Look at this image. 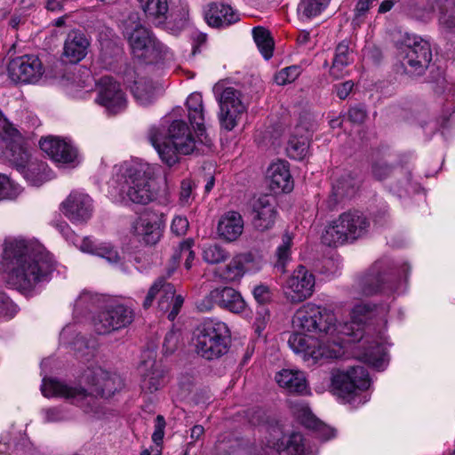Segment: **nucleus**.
<instances>
[{
	"label": "nucleus",
	"mask_w": 455,
	"mask_h": 455,
	"mask_svg": "<svg viewBox=\"0 0 455 455\" xmlns=\"http://www.w3.org/2000/svg\"><path fill=\"white\" fill-rule=\"evenodd\" d=\"M17 313V306L10 299V298L2 291H0V315L12 318Z\"/></svg>",
	"instance_id": "53"
},
{
	"label": "nucleus",
	"mask_w": 455,
	"mask_h": 455,
	"mask_svg": "<svg viewBox=\"0 0 455 455\" xmlns=\"http://www.w3.org/2000/svg\"><path fill=\"white\" fill-rule=\"evenodd\" d=\"M248 259L246 255L238 254L224 267L220 275L227 282L240 280L245 273V264Z\"/></svg>",
	"instance_id": "37"
},
{
	"label": "nucleus",
	"mask_w": 455,
	"mask_h": 455,
	"mask_svg": "<svg viewBox=\"0 0 455 455\" xmlns=\"http://www.w3.org/2000/svg\"><path fill=\"white\" fill-rule=\"evenodd\" d=\"M142 376L141 388L153 393L164 385V371L156 361H145L140 367Z\"/></svg>",
	"instance_id": "27"
},
{
	"label": "nucleus",
	"mask_w": 455,
	"mask_h": 455,
	"mask_svg": "<svg viewBox=\"0 0 455 455\" xmlns=\"http://www.w3.org/2000/svg\"><path fill=\"white\" fill-rule=\"evenodd\" d=\"M195 183L188 179L183 180L180 184V204L181 205H188L194 199L193 190Z\"/></svg>",
	"instance_id": "50"
},
{
	"label": "nucleus",
	"mask_w": 455,
	"mask_h": 455,
	"mask_svg": "<svg viewBox=\"0 0 455 455\" xmlns=\"http://www.w3.org/2000/svg\"><path fill=\"white\" fill-rule=\"evenodd\" d=\"M301 74V68L292 65L282 68L275 75V81L278 85H285L294 82Z\"/></svg>",
	"instance_id": "47"
},
{
	"label": "nucleus",
	"mask_w": 455,
	"mask_h": 455,
	"mask_svg": "<svg viewBox=\"0 0 455 455\" xmlns=\"http://www.w3.org/2000/svg\"><path fill=\"white\" fill-rule=\"evenodd\" d=\"M134 320V311L122 303H112L98 313L93 319L98 334H108L130 325Z\"/></svg>",
	"instance_id": "13"
},
{
	"label": "nucleus",
	"mask_w": 455,
	"mask_h": 455,
	"mask_svg": "<svg viewBox=\"0 0 455 455\" xmlns=\"http://www.w3.org/2000/svg\"><path fill=\"white\" fill-rule=\"evenodd\" d=\"M41 149L58 164H68L77 158L76 148L65 140L54 136L42 138L39 141Z\"/></svg>",
	"instance_id": "22"
},
{
	"label": "nucleus",
	"mask_w": 455,
	"mask_h": 455,
	"mask_svg": "<svg viewBox=\"0 0 455 455\" xmlns=\"http://www.w3.org/2000/svg\"><path fill=\"white\" fill-rule=\"evenodd\" d=\"M186 105L189 122L196 132L198 139L203 142L204 139L202 137L204 136V139H206V136L202 94L198 92L191 93L187 99Z\"/></svg>",
	"instance_id": "29"
},
{
	"label": "nucleus",
	"mask_w": 455,
	"mask_h": 455,
	"mask_svg": "<svg viewBox=\"0 0 455 455\" xmlns=\"http://www.w3.org/2000/svg\"><path fill=\"white\" fill-rule=\"evenodd\" d=\"M154 176V168L148 163H133L125 171L124 184L120 189L134 204H147L155 196L150 181Z\"/></svg>",
	"instance_id": "8"
},
{
	"label": "nucleus",
	"mask_w": 455,
	"mask_h": 455,
	"mask_svg": "<svg viewBox=\"0 0 455 455\" xmlns=\"http://www.w3.org/2000/svg\"><path fill=\"white\" fill-rule=\"evenodd\" d=\"M314 287V275L305 267L299 266L286 280L283 291L288 300L299 303L313 294Z\"/></svg>",
	"instance_id": "18"
},
{
	"label": "nucleus",
	"mask_w": 455,
	"mask_h": 455,
	"mask_svg": "<svg viewBox=\"0 0 455 455\" xmlns=\"http://www.w3.org/2000/svg\"><path fill=\"white\" fill-rule=\"evenodd\" d=\"M300 127L297 126L296 134L292 135L286 148L287 156L294 160H302L308 153L309 140L307 136L298 134L299 133Z\"/></svg>",
	"instance_id": "35"
},
{
	"label": "nucleus",
	"mask_w": 455,
	"mask_h": 455,
	"mask_svg": "<svg viewBox=\"0 0 455 455\" xmlns=\"http://www.w3.org/2000/svg\"><path fill=\"white\" fill-rule=\"evenodd\" d=\"M204 427L201 425H195L191 428V433H190L191 442L188 443V445L194 444L197 440H199L201 438V436L204 435Z\"/></svg>",
	"instance_id": "64"
},
{
	"label": "nucleus",
	"mask_w": 455,
	"mask_h": 455,
	"mask_svg": "<svg viewBox=\"0 0 455 455\" xmlns=\"http://www.w3.org/2000/svg\"><path fill=\"white\" fill-rule=\"evenodd\" d=\"M146 17L156 26L164 24L168 18V0H139Z\"/></svg>",
	"instance_id": "33"
},
{
	"label": "nucleus",
	"mask_w": 455,
	"mask_h": 455,
	"mask_svg": "<svg viewBox=\"0 0 455 455\" xmlns=\"http://www.w3.org/2000/svg\"><path fill=\"white\" fill-rule=\"evenodd\" d=\"M218 455H306V440L302 434L292 432L285 436L278 426L269 427L256 442L250 438L218 440L215 445Z\"/></svg>",
	"instance_id": "2"
},
{
	"label": "nucleus",
	"mask_w": 455,
	"mask_h": 455,
	"mask_svg": "<svg viewBox=\"0 0 455 455\" xmlns=\"http://www.w3.org/2000/svg\"><path fill=\"white\" fill-rule=\"evenodd\" d=\"M55 268L44 247L22 237H6L2 244L0 276L6 286L29 292L49 279Z\"/></svg>",
	"instance_id": "1"
},
{
	"label": "nucleus",
	"mask_w": 455,
	"mask_h": 455,
	"mask_svg": "<svg viewBox=\"0 0 455 455\" xmlns=\"http://www.w3.org/2000/svg\"><path fill=\"white\" fill-rule=\"evenodd\" d=\"M331 0H301L298 6L299 14L310 19L320 14L329 4Z\"/></svg>",
	"instance_id": "43"
},
{
	"label": "nucleus",
	"mask_w": 455,
	"mask_h": 455,
	"mask_svg": "<svg viewBox=\"0 0 455 455\" xmlns=\"http://www.w3.org/2000/svg\"><path fill=\"white\" fill-rule=\"evenodd\" d=\"M96 102L109 113L116 114L126 108L127 100L119 83L110 76H103L99 82Z\"/></svg>",
	"instance_id": "19"
},
{
	"label": "nucleus",
	"mask_w": 455,
	"mask_h": 455,
	"mask_svg": "<svg viewBox=\"0 0 455 455\" xmlns=\"http://www.w3.org/2000/svg\"><path fill=\"white\" fill-rule=\"evenodd\" d=\"M22 139L9 141L6 146L5 156L20 172L24 170L29 162V153L21 143Z\"/></svg>",
	"instance_id": "34"
},
{
	"label": "nucleus",
	"mask_w": 455,
	"mask_h": 455,
	"mask_svg": "<svg viewBox=\"0 0 455 455\" xmlns=\"http://www.w3.org/2000/svg\"><path fill=\"white\" fill-rule=\"evenodd\" d=\"M44 73V68L41 60L32 54L14 58L7 66L8 76L15 84H36Z\"/></svg>",
	"instance_id": "16"
},
{
	"label": "nucleus",
	"mask_w": 455,
	"mask_h": 455,
	"mask_svg": "<svg viewBox=\"0 0 455 455\" xmlns=\"http://www.w3.org/2000/svg\"><path fill=\"white\" fill-rule=\"evenodd\" d=\"M125 35L133 57L147 64L170 60L173 57L170 48L143 26L137 25L131 32L127 29Z\"/></svg>",
	"instance_id": "7"
},
{
	"label": "nucleus",
	"mask_w": 455,
	"mask_h": 455,
	"mask_svg": "<svg viewBox=\"0 0 455 455\" xmlns=\"http://www.w3.org/2000/svg\"><path fill=\"white\" fill-rule=\"evenodd\" d=\"M253 295L258 302L265 303L269 299L270 291L267 286L261 284L253 289Z\"/></svg>",
	"instance_id": "61"
},
{
	"label": "nucleus",
	"mask_w": 455,
	"mask_h": 455,
	"mask_svg": "<svg viewBox=\"0 0 455 455\" xmlns=\"http://www.w3.org/2000/svg\"><path fill=\"white\" fill-rule=\"evenodd\" d=\"M180 341V333L177 331H170L166 333L164 343L163 349L164 354L171 355L172 354L178 347V344Z\"/></svg>",
	"instance_id": "54"
},
{
	"label": "nucleus",
	"mask_w": 455,
	"mask_h": 455,
	"mask_svg": "<svg viewBox=\"0 0 455 455\" xmlns=\"http://www.w3.org/2000/svg\"><path fill=\"white\" fill-rule=\"evenodd\" d=\"M337 95L339 99L345 100L352 91L354 83L352 81H346L340 84L335 86Z\"/></svg>",
	"instance_id": "63"
},
{
	"label": "nucleus",
	"mask_w": 455,
	"mask_h": 455,
	"mask_svg": "<svg viewBox=\"0 0 455 455\" xmlns=\"http://www.w3.org/2000/svg\"><path fill=\"white\" fill-rule=\"evenodd\" d=\"M310 341H313L312 338L307 337L302 333L295 332L290 336L288 344L290 347L297 354L305 353L317 357V355H315V351L310 350Z\"/></svg>",
	"instance_id": "45"
},
{
	"label": "nucleus",
	"mask_w": 455,
	"mask_h": 455,
	"mask_svg": "<svg viewBox=\"0 0 455 455\" xmlns=\"http://www.w3.org/2000/svg\"><path fill=\"white\" fill-rule=\"evenodd\" d=\"M93 254L105 258L109 262H116L119 259L117 251L107 245H97Z\"/></svg>",
	"instance_id": "58"
},
{
	"label": "nucleus",
	"mask_w": 455,
	"mask_h": 455,
	"mask_svg": "<svg viewBox=\"0 0 455 455\" xmlns=\"http://www.w3.org/2000/svg\"><path fill=\"white\" fill-rule=\"evenodd\" d=\"M292 243V236L289 233L283 234L282 243L276 249V262L275 267L281 273L285 272V266L291 259V246Z\"/></svg>",
	"instance_id": "42"
},
{
	"label": "nucleus",
	"mask_w": 455,
	"mask_h": 455,
	"mask_svg": "<svg viewBox=\"0 0 455 455\" xmlns=\"http://www.w3.org/2000/svg\"><path fill=\"white\" fill-rule=\"evenodd\" d=\"M15 194V188L8 176L0 173V198H9Z\"/></svg>",
	"instance_id": "59"
},
{
	"label": "nucleus",
	"mask_w": 455,
	"mask_h": 455,
	"mask_svg": "<svg viewBox=\"0 0 455 455\" xmlns=\"http://www.w3.org/2000/svg\"><path fill=\"white\" fill-rule=\"evenodd\" d=\"M359 180L352 173L341 176L333 185V194L336 197L348 196L355 193Z\"/></svg>",
	"instance_id": "41"
},
{
	"label": "nucleus",
	"mask_w": 455,
	"mask_h": 455,
	"mask_svg": "<svg viewBox=\"0 0 455 455\" xmlns=\"http://www.w3.org/2000/svg\"><path fill=\"white\" fill-rule=\"evenodd\" d=\"M254 41L266 60L273 55L274 41L268 30L262 27L254 28L252 30Z\"/></svg>",
	"instance_id": "39"
},
{
	"label": "nucleus",
	"mask_w": 455,
	"mask_h": 455,
	"mask_svg": "<svg viewBox=\"0 0 455 455\" xmlns=\"http://www.w3.org/2000/svg\"><path fill=\"white\" fill-rule=\"evenodd\" d=\"M219 104L220 126L228 132L232 131L247 109L243 93L234 87H227L220 96Z\"/></svg>",
	"instance_id": "15"
},
{
	"label": "nucleus",
	"mask_w": 455,
	"mask_h": 455,
	"mask_svg": "<svg viewBox=\"0 0 455 455\" xmlns=\"http://www.w3.org/2000/svg\"><path fill=\"white\" fill-rule=\"evenodd\" d=\"M21 172L24 174L25 179L32 186L36 187L41 186L50 179L47 165L43 162H31Z\"/></svg>",
	"instance_id": "38"
},
{
	"label": "nucleus",
	"mask_w": 455,
	"mask_h": 455,
	"mask_svg": "<svg viewBox=\"0 0 455 455\" xmlns=\"http://www.w3.org/2000/svg\"><path fill=\"white\" fill-rule=\"evenodd\" d=\"M229 252L219 244H210L203 250V259L209 264H219L229 258Z\"/></svg>",
	"instance_id": "44"
},
{
	"label": "nucleus",
	"mask_w": 455,
	"mask_h": 455,
	"mask_svg": "<svg viewBox=\"0 0 455 455\" xmlns=\"http://www.w3.org/2000/svg\"><path fill=\"white\" fill-rule=\"evenodd\" d=\"M388 312L389 305L387 303L379 305L359 303L353 307L351 319L357 324H364L369 321L386 322Z\"/></svg>",
	"instance_id": "26"
},
{
	"label": "nucleus",
	"mask_w": 455,
	"mask_h": 455,
	"mask_svg": "<svg viewBox=\"0 0 455 455\" xmlns=\"http://www.w3.org/2000/svg\"><path fill=\"white\" fill-rule=\"evenodd\" d=\"M63 214L72 222H86L93 212L92 198L84 193L73 191L60 204Z\"/></svg>",
	"instance_id": "20"
},
{
	"label": "nucleus",
	"mask_w": 455,
	"mask_h": 455,
	"mask_svg": "<svg viewBox=\"0 0 455 455\" xmlns=\"http://www.w3.org/2000/svg\"><path fill=\"white\" fill-rule=\"evenodd\" d=\"M335 323L336 317L332 311L312 303L300 307L292 318V325L296 330L319 334L332 332Z\"/></svg>",
	"instance_id": "10"
},
{
	"label": "nucleus",
	"mask_w": 455,
	"mask_h": 455,
	"mask_svg": "<svg viewBox=\"0 0 455 455\" xmlns=\"http://www.w3.org/2000/svg\"><path fill=\"white\" fill-rule=\"evenodd\" d=\"M89 46L90 41L84 33L72 30L65 39L62 57L70 63H77L85 58Z\"/></svg>",
	"instance_id": "23"
},
{
	"label": "nucleus",
	"mask_w": 455,
	"mask_h": 455,
	"mask_svg": "<svg viewBox=\"0 0 455 455\" xmlns=\"http://www.w3.org/2000/svg\"><path fill=\"white\" fill-rule=\"evenodd\" d=\"M361 359L379 371L383 370L387 363L385 347L378 342H373L365 348Z\"/></svg>",
	"instance_id": "36"
},
{
	"label": "nucleus",
	"mask_w": 455,
	"mask_h": 455,
	"mask_svg": "<svg viewBox=\"0 0 455 455\" xmlns=\"http://www.w3.org/2000/svg\"><path fill=\"white\" fill-rule=\"evenodd\" d=\"M137 101L143 106L151 104L156 98V88L150 81H138L132 89Z\"/></svg>",
	"instance_id": "40"
},
{
	"label": "nucleus",
	"mask_w": 455,
	"mask_h": 455,
	"mask_svg": "<svg viewBox=\"0 0 455 455\" xmlns=\"http://www.w3.org/2000/svg\"><path fill=\"white\" fill-rule=\"evenodd\" d=\"M252 225L259 231L270 229L277 216L275 200L272 196L263 195L255 198L251 204Z\"/></svg>",
	"instance_id": "21"
},
{
	"label": "nucleus",
	"mask_w": 455,
	"mask_h": 455,
	"mask_svg": "<svg viewBox=\"0 0 455 455\" xmlns=\"http://www.w3.org/2000/svg\"><path fill=\"white\" fill-rule=\"evenodd\" d=\"M88 388L68 385L57 379L44 380L42 393L44 396H60L82 407L85 411L92 410L97 395L108 398L124 385L122 379L101 368L90 370L85 374Z\"/></svg>",
	"instance_id": "3"
},
{
	"label": "nucleus",
	"mask_w": 455,
	"mask_h": 455,
	"mask_svg": "<svg viewBox=\"0 0 455 455\" xmlns=\"http://www.w3.org/2000/svg\"><path fill=\"white\" fill-rule=\"evenodd\" d=\"M346 67L347 66H345L344 64L333 60L332 65L330 68V76L336 80L344 77L345 75L347 74L345 69Z\"/></svg>",
	"instance_id": "62"
},
{
	"label": "nucleus",
	"mask_w": 455,
	"mask_h": 455,
	"mask_svg": "<svg viewBox=\"0 0 455 455\" xmlns=\"http://www.w3.org/2000/svg\"><path fill=\"white\" fill-rule=\"evenodd\" d=\"M189 227L188 219L185 216H175L171 224V230L178 236L184 235Z\"/></svg>",
	"instance_id": "56"
},
{
	"label": "nucleus",
	"mask_w": 455,
	"mask_h": 455,
	"mask_svg": "<svg viewBox=\"0 0 455 455\" xmlns=\"http://www.w3.org/2000/svg\"><path fill=\"white\" fill-rule=\"evenodd\" d=\"M164 226L165 216L164 213L147 210L134 221L132 233L139 243L152 246L160 241Z\"/></svg>",
	"instance_id": "14"
},
{
	"label": "nucleus",
	"mask_w": 455,
	"mask_h": 455,
	"mask_svg": "<svg viewBox=\"0 0 455 455\" xmlns=\"http://www.w3.org/2000/svg\"><path fill=\"white\" fill-rule=\"evenodd\" d=\"M388 279L381 273L379 263H375L357 282V289L363 296H372L386 289L392 290L387 286Z\"/></svg>",
	"instance_id": "25"
},
{
	"label": "nucleus",
	"mask_w": 455,
	"mask_h": 455,
	"mask_svg": "<svg viewBox=\"0 0 455 455\" xmlns=\"http://www.w3.org/2000/svg\"><path fill=\"white\" fill-rule=\"evenodd\" d=\"M348 119L355 124H362L366 118V110L363 107L355 106L348 110Z\"/></svg>",
	"instance_id": "60"
},
{
	"label": "nucleus",
	"mask_w": 455,
	"mask_h": 455,
	"mask_svg": "<svg viewBox=\"0 0 455 455\" xmlns=\"http://www.w3.org/2000/svg\"><path fill=\"white\" fill-rule=\"evenodd\" d=\"M17 313V306L10 299V298L2 291H0V315L12 318Z\"/></svg>",
	"instance_id": "52"
},
{
	"label": "nucleus",
	"mask_w": 455,
	"mask_h": 455,
	"mask_svg": "<svg viewBox=\"0 0 455 455\" xmlns=\"http://www.w3.org/2000/svg\"><path fill=\"white\" fill-rule=\"evenodd\" d=\"M369 373L363 366H353L337 372L331 379L333 393L347 403H351L360 391L370 387Z\"/></svg>",
	"instance_id": "11"
},
{
	"label": "nucleus",
	"mask_w": 455,
	"mask_h": 455,
	"mask_svg": "<svg viewBox=\"0 0 455 455\" xmlns=\"http://www.w3.org/2000/svg\"><path fill=\"white\" fill-rule=\"evenodd\" d=\"M379 0H358L354 10L352 24L360 26L364 22L369 11L377 4Z\"/></svg>",
	"instance_id": "46"
},
{
	"label": "nucleus",
	"mask_w": 455,
	"mask_h": 455,
	"mask_svg": "<svg viewBox=\"0 0 455 455\" xmlns=\"http://www.w3.org/2000/svg\"><path fill=\"white\" fill-rule=\"evenodd\" d=\"M294 412L298 417L301 418L302 423L308 428L315 431L320 438L327 441L335 435V431L318 419H316L310 411L306 404H301L294 408Z\"/></svg>",
	"instance_id": "32"
},
{
	"label": "nucleus",
	"mask_w": 455,
	"mask_h": 455,
	"mask_svg": "<svg viewBox=\"0 0 455 455\" xmlns=\"http://www.w3.org/2000/svg\"><path fill=\"white\" fill-rule=\"evenodd\" d=\"M0 136L10 141H14L21 139L19 131L11 124L0 112Z\"/></svg>",
	"instance_id": "48"
},
{
	"label": "nucleus",
	"mask_w": 455,
	"mask_h": 455,
	"mask_svg": "<svg viewBox=\"0 0 455 455\" xmlns=\"http://www.w3.org/2000/svg\"><path fill=\"white\" fill-rule=\"evenodd\" d=\"M239 314L245 309V302L241 294L231 287H219L212 290L205 297L196 302L199 311L207 312L214 306Z\"/></svg>",
	"instance_id": "17"
},
{
	"label": "nucleus",
	"mask_w": 455,
	"mask_h": 455,
	"mask_svg": "<svg viewBox=\"0 0 455 455\" xmlns=\"http://www.w3.org/2000/svg\"><path fill=\"white\" fill-rule=\"evenodd\" d=\"M194 243L195 241L192 238H188L180 243V257L185 258L187 269L192 267V261L195 259V252L192 251Z\"/></svg>",
	"instance_id": "49"
},
{
	"label": "nucleus",
	"mask_w": 455,
	"mask_h": 455,
	"mask_svg": "<svg viewBox=\"0 0 455 455\" xmlns=\"http://www.w3.org/2000/svg\"><path fill=\"white\" fill-rule=\"evenodd\" d=\"M166 426L164 416L157 415L155 419L154 432L152 434V441L158 448L162 447L163 439L164 436V428Z\"/></svg>",
	"instance_id": "51"
},
{
	"label": "nucleus",
	"mask_w": 455,
	"mask_h": 455,
	"mask_svg": "<svg viewBox=\"0 0 455 455\" xmlns=\"http://www.w3.org/2000/svg\"><path fill=\"white\" fill-rule=\"evenodd\" d=\"M370 227L368 219L358 211L343 212L331 221L322 235L323 243L328 246H339L354 242L363 236Z\"/></svg>",
	"instance_id": "5"
},
{
	"label": "nucleus",
	"mask_w": 455,
	"mask_h": 455,
	"mask_svg": "<svg viewBox=\"0 0 455 455\" xmlns=\"http://www.w3.org/2000/svg\"><path fill=\"white\" fill-rule=\"evenodd\" d=\"M372 175L377 180H384L392 172V167L385 161H377L372 164Z\"/></svg>",
	"instance_id": "55"
},
{
	"label": "nucleus",
	"mask_w": 455,
	"mask_h": 455,
	"mask_svg": "<svg viewBox=\"0 0 455 455\" xmlns=\"http://www.w3.org/2000/svg\"><path fill=\"white\" fill-rule=\"evenodd\" d=\"M156 297L160 310L169 312L168 319L173 321L183 305V297L175 295L173 284L166 282L164 276L158 277L149 288L142 304L143 307L149 308Z\"/></svg>",
	"instance_id": "12"
},
{
	"label": "nucleus",
	"mask_w": 455,
	"mask_h": 455,
	"mask_svg": "<svg viewBox=\"0 0 455 455\" xmlns=\"http://www.w3.org/2000/svg\"><path fill=\"white\" fill-rule=\"evenodd\" d=\"M267 178L272 190L290 192L293 188L289 165L285 161L272 164L267 170Z\"/></svg>",
	"instance_id": "30"
},
{
	"label": "nucleus",
	"mask_w": 455,
	"mask_h": 455,
	"mask_svg": "<svg viewBox=\"0 0 455 455\" xmlns=\"http://www.w3.org/2000/svg\"><path fill=\"white\" fill-rule=\"evenodd\" d=\"M207 23L215 28L227 27L238 20V15L230 5L222 3H212L205 12Z\"/></svg>",
	"instance_id": "31"
},
{
	"label": "nucleus",
	"mask_w": 455,
	"mask_h": 455,
	"mask_svg": "<svg viewBox=\"0 0 455 455\" xmlns=\"http://www.w3.org/2000/svg\"><path fill=\"white\" fill-rule=\"evenodd\" d=\"M229 329L225 323L209 319L195 333L196 353L207 360L220 358L228 350Z\"/></svg>",
	"instance_id": "6"
},
{
	"label": "nucleus",
	"mask_w": 455,
	"mask_h": 455,
	"mask_svg": "<svg viewBox=\"0 0 455 455\" xmlns=\"http://www.w3.org/2000/svg\"><path fill=\"white\" fill-rule=\"evenodd\" d=\"M148 136L162 161L170 167L179 162L180 154L188 155L196 148V140L188 124L182 120H174L164 138L156 126L148 130Z\"/></svg>",
	"instance_id": "4"
},
{
	"label": "nucleus",
	"mask_w": 455,
	"mask_h": 455,
	"mask_svg": "<svg viewBox=\"0 0 455 455\" xmlns=\"http://www.w3.org/2000/svg\"><path fill=\"white\" fill-rule=\"evenodd\" d=\"M399 55L404 71L411 76L422 75L432 60L429 43L409 34L404 35L400 43Z\"/></svg>",
	"instance_id": "9"
},
{
	"label": "nucleus",
	"mask_w": 455,
	"mask_h": 455,
	"mask_svg": "<svg viewBox=\"0 0 455 455\" xmlns=\"http://www.w3.org/2000/svg\"><path fill=\"white\" fill-rule=\"evenodd\" d=\"M277 385L287 393L307 395L308 385L305 373L297 369H282L275 376Z\"/></svg>",
	"instance_id": "24"
},
{
	"label": "nucleus",
	"mask_w": 455,
	"mask_h": 455,
	"mask_svg": "<svg viewBox=\"0 0 455 455\" xmlns=\"http://www.w3.org/2000/svg\"><path fill=\"white\" fill-rule=\"evenodd\" d=\"M349 46L347 42L342 41L339 43L335 51V56L333 60L339 61V63L344 64L345 66H347L350 62V57H349Z\"/></svg>",
	"instance_id": "57"
},
{
	"label": "nucleus",
	"mask_w": 455,
	"mask_h": 455,
	"mask_svg": "<svg viewBox=\"0 0 455 455\" xmlns=\"http://www.w3.org/2000/svg\"><path fill=\"white\" fill-rule=\"evenodd\" d=\"M243 220L238 212L229 211L219 220L217 232L226 241H235L243 233Z\"/></svg>",
	"instance_id": "28"
}]
</instances>
